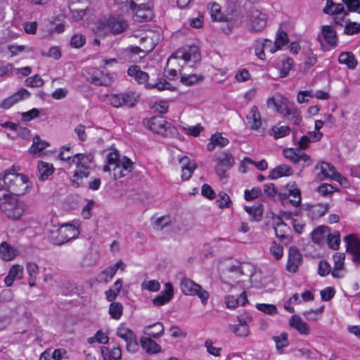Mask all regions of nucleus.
<instances>
[{
  "label": "nucleus",
  "mask_w": 360,
  "mask_h": 360,
  "mask_svg": "<svg viewBox=\"0 0 360 360\" xmlns=\"http://www.w3.org/2000/svg\"><path fill=\"white\" fill-rule=\"evenodd\" d=\"M146 88L148 89H157L160 91L166 90V89H174L172 84L167 82L165 79H160L158 80V82H155V84H146Z\"/></svg>",
  "instance_id": "nucleus-43"
},
{
  "label": "nucleus",
  "mask_w": 360,
  "mask_h": 360,
  "mask_svg": "<svg viewBox=\"0 0 360 360\" xmlns=\"http://www.w3.org/2000/svg\"><path fill=\"white\" fill-rule=\"evenodd\" d=\"M37 170L39 172V180L44 181L53 173L54 168L52 164L43 161H39L37 165Z\"/></svg>",
  "instance_id": "nucleus-26"
},
{
  "label": "nucleus",
  "mask_w": 360,
  "mask_h": 360,
  "mask_svg": "<svg viewBox=\"0 0 360 360\" xmlns=\"http://www.w3.org/2000/svg\"><path fill=\"white\" fill-rule=\"evenodd\" d=\"M328 204H318L311 207V212L313 217L319 218L325 215L328 210Z\"/></svg>",
  "instance_id": "nucleus-46"
},
{
  "label": "nucleus",
  "mask_w": 360,
  "mask_h": 360,
  "mask_svg": "<svg viewBox=\"0 0 360 360\" xmlns=\"http://www.w3.org/2000/svg\"><path fill=\"white\" fill-rule=\"evenodd\" d=\"M233 164L234 158L229 153H224L217 158L215 171L221 179L226 176V172L231 168Z\"/></svg>",
  "instance_id": "nucleus-13"
},
{
  "label": "nucleus",
  "mask_w": 360,
  "mask_h": 360,
  "mask_svg": "<svg viewBox=\"0 0 360 360\" xmlns=\"http://www.w3.org/2000/svg\"><path fill=\"white\" fill-rule=\"evenodd\" d=\"M290 131V128L288 126H274L271 129L269 134L273 136L275 139H278L289 135Z\"/></svg>",
  "instance_id": "nucleus-38"
},
{
  "label": "nucleus",
  "mask_w": 360,
  "mask_h": 360,
  "mask_svg": "<svg viewBox=\"0 0 360 360\" xmlns=\"http://www.w3.org/2000/svg\"><path fill=\"white\" fill-rule=\"evenodd\" d=\"M277 112L283 115L290 123L295 125H298L302 120L300 112L292 103L284 104L283 108L277 109Z\"/></svg>",
  "instance_id": "nucleus-12"
},
{
  "label": "nucleus",
  "mask_w": 360,
  "mask_h": 360,
  "mask_svg": "<svg viewBox=\"0 0 360 360\" xmlns=\"http://www.w3.org/2000/svg\"><path fill=\"white\" fill-rule=\"evenodd\" d=\"M104 356V360H120L122 356V350L120 347L113 346L112 347H105L102 349Z\"/></svg>",
  "instance_id": "nucleus-35"
},
{
  "label": "nucleus",
  "mask_w": 360,
  "mask_h": 360,
  "mask_svg": "<svg viewBox=\"0 0 360 360\" xmlns=\"http://www.w3.org/2000/svg\"><path fill=\"white\" fill-rule=\"evenodd\" d=\"M86 79L89 83L97 85L108 86L112 84L113 78L110 73H105L103 71L96 68H91L87 72Z\"/></svg>",
  "instance_id": "nucleus-11"
},
{
  "label": "nucleus",
  "mask_w": 360,
  "mask_h": 360,
  "mask_svg": "<svg viewBox=\"0 0 360 360\" xmlns=\"http://www.w3.org/2000/svg\"><path fill=\"white\" fill-rule=\"evenodd\" d=\"M347 251L352 255V260L355 263H360V240L354 235H347L345 237Z\"/></svg>",
  "instance_id": "nucleus-15"
},
{
  "label": "nucleus",
  "mask_w": 360,
  "mask_h": 360,
  "mask_svg": "<svg viewBox=\"0 0 360 360\" xmlns=\"http://www.w3.org/2000/svg\"><path fill=\"white\" fill-rule=\"evenodd\" d=\"M144 333L148 338H158L164 334V326L161 322L148 325L144 328Z\"/></svg>",
  "instance_id": "nucleus-28"
},
{
  "label": "nucleus",
  "mask_w": 360,
  "mask_h": 360,
  "mask_svg": "<svg viewBox=\"0 0 360 360\" xmlns=\"http://www.w3.org/2000/svg\"><path fill=\"white\" fill-rule=\"evenodd\" d=\"M192 296H197L200 300L201 303L205 305L208 302L210 293L206 290L203 289L201 285H198V288H196L195 292H194Z\"/></svg>",
  "instance_id": "nucleus-50"
},
{
  "label": "nucleus",
  "mask_w": 360,
  "mask_h": 360,
  "mask_svg": "<svg viewBox=\"0 0 360 360\" xmlns=\"http://www.w3.org/2000/svg\"><path fill=\"white\" fill-rule=\"evenodd\" d=\"M133 165V162L127 156H124L122 162L112 168L113 179H117L127 176L132 171Z\"/></svg>",
  "instance_id": "nucleus-17"
},
{
  "label": "nucleus",
  "mask_w": 360,
  "mask_h": 360,
  "mask_svg": "<svg viewBox=\"0 0 360 360\" xmlns=\"http://www.w3.org/2000/svg\"><path fill=\"white\" fill-rule=\"evenodd\" d=\"M17 255V250L12 248L6 242L0 244V257L2 260L8 262L13 260Z\"/></svg>",
  "instance_id": "nucleus-27"
},
{
  "label": "nucleus",
  "mask_w": 360,
  "mask_h": 360,
  "mask_svg": "<svg viewBox=\"0 0 360 360\" xmlns=\"http://www.w3.org/2000/svg\"><path fill=\"white\" fill-rule=\"evenodd\" d=\"M289 195L292 198L290 200V202L295 207H299L301 205V191L299 188H295L289 190Z\"/></svg>",
  "instance_id": "nucleus-51"
},
{
  "label": "nucleus",
  "mask_w": 360,
  "mask_h": 360,
  "mask_svg": "<svg viewBox=\"0 0 360 360\" xmlns=\"http://www.w3.org/2000/svg\"><path fill=\"white\" fill-rule=\"evenodd\" d=\"M289 325L301 335H307L310 333V328L308 324L298 315L292 316L291 319L289 320Z\"/></svg>",
  "instance_id": "nucleus-21"
},
{
  "label": "nucleus",
  "mask_w": 360,
  "mask_h": 360,
  "mask_svg": "<svg viewBox=\"0 0 360 360\" xmlns=\"http://www.w3.org/2000/svg\"><path fill=\"white\" fill-rule=\"evenodd\" d=\"M26 85L30 87H41L44 85V82L39 75L30 77L25 80Z\"/></svg>",
  "instance_id": "nucleus-54"
},
{
  "label": "nucleus",
  "mask_w": 360,
  "mask_h": 360,
  "mask_svg": "<svg viewBox=\"0 0 360 360\" xmlns=\"http://www.w3.org/2000/svg\"><path fill=\"white\" fill-rule=\"evenodd\" d=\"M300 151L296 152L294 148H285L283 150L284 157L290 160L293 164H297Z\"/></svg>",
  "instance_id": "nucleus-58"
},
{
  "label": "nucleus",
  "mask_w": 360,
  "mask_h": 360,
  "mask_svg": "<svg viewBox=\"0 0 360 360\" xmlns=\"http://www.w3.org/2000/svg\"><path fill=\"white\" fill-rule=\"evenodd\" d=\"M287 225L279 219V221H278L276 224V226L274 227V231L276 237L283 239L285 238V229H287Z\"/></svg>",
  "instance_id": "nucleus-63"
},
{
  "label": "nucleus",
  "mask_w": 360,
  "mask_h": 360,
  "mask_svg": "<svg viewBox=\"0 0 360 360\" xmlns=\"http://www.w3.org/2000/svg\"><path fill=\"white\" fill-rule=\"evenodd\" d=\"M122 283L123 281L122 279H117L114 283L115 288H110L109 290L105 292L106 300L108 302H112L116 299L117 296L120 292V290L122 289Z\"/></svg>",
  "instance_id": "nucleus-37"
},
{
  "label": "nucleus",
  "mask_w": 360,
  "mask_h": 360,
  "mask_svg": "<svg viewBox=\"0 0 360 360\" xmlns=\"http://www.w3.org/2000/svg\"><path fill=\"white\" fill-rule=\"evenodd\" d=\"M331 271V267L329 263L323 259L319 263L318 274L321 276H325Z\"/></svg>",
  "instance_id": "nucleus-62"
},
{
  "label": "nucleus",
  "mask_w": 360,
  "mask_h": 360,
  "mask_svg": "<svg viewBox=\"0 0 360 360\" xmlns=\"http://www.w3.org/2000/svg\"><path fill=\"white\" fill-rule=\"evenodd\" d=\"M33 143L29 149V152L32 154H40L45 148L49 146V143L40 139L39 136L36 135L33 137Z\"/></svg>",
  "instance_id": "nucleus-32"
},
{
  "label": "nucleus",
  "mask_w": 360,
  "mask_h": 360,
  "mask_svg": "<svg viewBox=\"0 0 360 360\" xmlns=\"http://www.w3.org/2000/svg\"><path fill=\"white\" fill-rule=\"evenodd\" d=\"M321 172L317 174V179L323 181L326 179L333 180H339L341 179V174L336 171L335 167L328 162H322L320 165Z\"/></svg>",
  "instance_id": "nucleus-16"
},
{
  "label": "nucleus",
  "mask_w": 360,
  "mask_h": 360,
  "mask_svg": "<svg viewBox=\"0 0 360 360\" xmlns=\"http://www.w3.org/2000/svg\"><path fill=\"white\" fill-rule=\"evenodd\" d=\"M94 160L91 154L77 153L72 157V162L76 165L72 185L76 188L84 186L83 179L89 177L90 174V164Z\"/></svg>",
  "instance_id": "nucleus-2"
},
{
  "label": "nucleus",
  "mask_w": 360,
  "mask_h": 360,
  "mask_svg": "<svg viewBox=\"0 0 360 360\" xmlns=\"http://www.w3.org/2000/svg\"><path fill=\"white\" fill-rule=\"evenodd\" d=\"M321 33L325 41L332 47L337 46L338 37L335 30L329 25H323Z\"/></svg>",
  "instance_id": "nucleus-25"
},
{
  "label": "nucleus",
  "mask_w": 360,
  "mask_h": 360,
  "mask_svg": "<svg viewBox=\"0 0 360 360\" xmlns=\"http://www.w3.org/2000/svg\"><path fill=\"white\" fill-rule=\"evenodd\" d=\"M264 41L262 39H256L254 42L253 46L255 49V53L256 56L260 59V60H264L265 59V53H264V49H265V45L263 44Z\"/></svg>",
  "instance_id": "nucleus-49"
},
{
  "label": "nucleus",
  "mask_w": 360,
  "mask_h": 360,
  "mask_svg": "<svg viewBox=\"0 0 360 360\" xmlns=\"http://www.w3.org/2000/svg\"><path fill=\"white\" fill-rule=\"evenodd\" d=\"M174 221V219L169 215L158 217L154 222V229L162 230L164 228L173 224Z\"/></svg>",
  "instance_id": "nucleus-39"
},
{
  "label": "nucleus",
  "mask_w": 360,
  "mask_h": 360,
  "mask_svg": "<svg viewBox=\"0 0 360 360\" xmlns=\"http://www.w3.org/2000/svg\"><path fill=\"white\" fill-rule=\"evenodd\" d=\"M117 335L124 340L125 342H127L131 340L134 338L136 337V335L134 332L125 327L123 325H120L117 330Z\"/></svg>",
  "instance_id": "nucleus-42"
},
{
  "label": "nucleus",
  "mask_w": 360,
  "mask_h": 360,
  "mask_svg": "<svg viewBox=\"0 0 360 360\" xmlns=\"http://www.w3.org/2000/svg\"><path fill=\"white\" fill-rule=\"evenodd\" d=\"M338 62L347 65L349 69L354 70L357 65V60L352 52H342L339 55Z\"/></svg>",
  "instance_id": "nucleus-31"
},
{
  "label": "nucleus",
  "mask_w": 360,
  "mask_h": 360,
  "mask_svg": "<svg viewBox=\"0 0 360 360\" xmlns=\"http://www.w3.org/2000/svg\"><path fill=\"white\" fill-rule=\"evenodd\" d=\"M181 59L184 63L189 61L196 63L201 60L200 49L196 46H190L182 49H179L169 58L168 63H172L174 60Z\"/></svg>",
  "instance_id": "nucleus-8"
},
{
  "label": "nucleus",
  "mask_w": 360,
  "mask_h": 360,
  "mask_svg": "<svg viewBox=\"0 0 360 360\" xmlns=\"http://www.w3.org/2000/svg\"><path fill=\"white\" fill-rule=\"evenodd\" d=\"M179 163L181 165L183 180H188L196 168V165L194 162H191L188 157H184L179 160Z\"/></svg>",
  "instance_id": "nucleus-24"
},
{
  "label": "nucleus",
  "mask_w": 360,
  "mask_h": 360,
  "mask_svg": "<svg viewBox=\"0 0 360 360\" xmlns=\"http://www.w3.org/2000/svg\"><path fill=\"white\" fill-rule=\"evenodd\" d=\"M360 32V24L351 22L349 20L346 21L345 25L344 33L347 35H353Z\"/></svg>",
  "instance_id": "nucleus-47"
},
{
  "label": "nucleus",
  "mask_w": 360,
  "mask_h": 360,
  "mask_svg": "<svg viewBox=\"0 0 360 360\" xmlns=\"http://www.w3.org/2000/svg\"><path fill=\"white\" fill-rule=\"evenodd\" d=\"M210 13L211 18L214 21H219V22H226V18L221 13V7L218 4L214 3L211 5V6L210 8Z\"/></svg>",
  "instance_id": "nucleus-40"
},
{
  "label": "nucleus",
  "mask_w": 360,
  "mask_h": 360,
  "mask_svg": "<svg viewBox=\"0 0 360 360\" xmlns=\"http://www.w3.org/2000/svg\"><path fill=\"white\" fill-rule=\"evenodd\" d=\"M292 173L293 171L290 166L283 164L273 169L268 177L271 179H276L282 176H291Z\"/></svg>",
  "instance_id": "nucleus-29"
},
{
  "label": "nucleus",
  "mask_w": 360,
  "mask_h": 360,
  "mask_svg": "<svg viewBox=\"0 0 360 360\" xmlns=\"http://www.w3.org/2000/svg\"><path fill=\"white\" fill-rule=\"evenodd\" d=\"M293 64V60L289 57L283 60L282 67L280 70V77H285L288 75Z\"/></svg>",
  "instance_id": "nucleus-59"
},
{
  "label": "nucleus",
  "mask_w": 360,
  "mask_h": 360,
  "mask_svg": "<svg viewBox=\"0 0 360 360\" xmlns=\"http://www.w3.org/2000/svg\"><path fill=\"white\" fill-rule=\"evenodd\" d=\"M345 7L342 4H335L333 0H327L326 5L323 11L326 14L335 15L341 11H344Z\"/></svg>",
  "instance_id": "nucleus-36"
},
{
  "label": "nucleus",
  "mask_w": 360,
  "mask_h": 360,
  "mask_svg": "<svg viewBox=\"0 0 360 360\" xmlns=\"http://www.w3.org/2000/svg\"><path fill=\"white\" fill-rule=\"evenodd\" d=\"M205 347L207 349V352L213 355L214 356H219L220 352H221V347H216L213 346L212 341L211 340H207L205 342Z\"/></svg>",
  "instance_id": "nucleus-64"
},
{
  "label": "nucleus",
  "mask_w": 360,
  "mask_h": 360,
  "mask_svg": "<svg viewBox=\"0 0 360 360\" xmlns=\"http://www.w3.org/2000/svg\"><path fill=\"white\" fill-rule=\"evenodd\" d=\"M210 141H214L216 146L219 147H224L229 143V139L222 136L221 133L213 134L210 138Z\"/></svg>",
  "instance_id": "nucleus-61"
},
{
  "label": "nucleus",
  "mask_w": 360,
  "mask_h": 360,
  "mask_svg": "<svg viewBox=\"0 0 360 360\" xmlns=\"http://www.w3.org/2000/svg\"><path fill=\"white\" fill-rule=\"evenodd\" d=\"M127 74L131 77H133L139 84H144L146 87V84H149L148 80L149 75L146 72L142 71L139 65H131L127 70Z\"/></svg>",
  "instance_id": "nucleus-20"
},
{
  "label": "nucleus",
  "mask_w": 360,
  "mask_h": 360,
  "mask_svg": "<svg viewBox=\"0 0 360 360\" xmlns=\"http://www.w3.org/2000/svg\"><path fill=\"white\" fill-rule=\"evenodd\" d=\"M0 201H2V211L8 219L16 221L21 218L24 211L16 197L11 194H1L0 191Z\"/></svg>",
  "instance_id": "nucleus-4"
},
{
  "label": "nucleus",
  "mask_w": 360,
  "mask_h": 360,
  "mask_svg": "<svg viewBox=\"0 0 360 360\" xmlns=\"http://www.w3.org/2000/svg\"><path fill=\"white\" fill-rule=\"evenodd\" d=\"M204 79V77L202 75H197L195 74L192 75H184L181 77V82L186 86H191L197 82H201Z\"/></svg>",
  "instance_id": "nucleus-45"
},
{
  "label": "nucleus",
  "mask_w": 360,
  "mask_h": 360,
  "mask_svg": "<svg viewBox=\"0 0 360 360\" xmlns=\"http://www.w3.org/2000/svg\"><path fill=\"white\" fill-rule=\"evenodd\" d=\"M330 233V229L326 226H320L316 227L311 233L312 240L320 244L321 242L326 238L328 237V234Z\"/></svg>",
  "instance_id": "nucleus-34"
},
{
  "label": "nucleus",
  "mask_w": 360,
  "mask_h": 360,
  "mask_svg": "<svg viewBox=\"0 0 360 360\" xmlns=\"http://www.w3.org/2000/svg\"><path fill=\"white\" fill-rule=\"evenodd\" d=\"M199 284L196 283L188 278H184L181 280L180 288L184 294L192 296L195 292L196 288Z\"/></svg>",
  "instance_id": "nucleus-33"
},
{
  "label": "nucleus",
  "mask_w": 360,
  "mask_h": 360,
  "mask_svg": "<svg viewBox=\"0 0 360 360\" xmlns=\"http://www.w3.org/2000/svg\"><path fill=\"white\" fill-rule=\"evenodd\" d=\"M30 95V93L27 89H20L12 96L3 100L0 104V107L4 109H9L18 102L23 100L24 98H28Z\"/></svg>",
  "instance_id": "nucleus-18"
},
{
  "label": "nucleus",
  "mask_w": 360,
  "mask_h": 360,
  "mask_svg": "<svg viewBox=\"0 0 360 360\" xmlns=\"http://www.w3.org/2000/svg\"><path fill=\"white\" fill-rule=\"evenodd\" d=\"M115 3L122 5V9L134 12V20L136 22H147L152 19L153 14L150 8L145 4H137L139 0H115Z\"/></svg>",
  "instance_id": "nucleus-3"
},
{
  "label": "nucleus",
  "mask_w": 360,
  "mask_h": 360,
  "mask_svg": "<svg viewBox=\"0 0 360 360\" xmlns=\"http://www.w3.org/2000/svg\"><path fill=\"white\" fill-rule=\"evenodd\" d=\"M152 338L143 337L141 339V345L148 354H157L160 352L161 347L151 339Z\"/></svg>",
  "instance_id": "nucleus-30"
},
{
  "label": "nucleus",
  "mask_w": 360,
  "mask_h": 360,
  "mask_svg": "<svg viewBox=\"0 0 360 360\" xmlns=\"http://www.w3.org/2000/svg\"><path fill=\"white\" fill-rule=\"evenodd\" d=\"M79 234V229L72 224L62 225L56 231L51 232V239L54 244L62 245L76 238Z\"/></svg>",
  "instance_id": "nucleus-5"
},
{
  "label": "nucleus",
  "mask_w": 360,
  "mask_h": 360,
  "mask_svg": "<svg viewBox=\"0 0 360 360\" xmlns=\"http://www.w3.org/2000/svg\"><path fill=\"white\" fill-rule=\"evenodd\" d=\"M245 211L252 217L255 221H259L262 217V212L259 207L246 206L245 207Z\"/></svg>",
  "instance_id": "nucleus-56"
},
{
  "label": "nucleus",
  "mask_w": 360,
  "mask_h": 360,
  "mask_svg": "<svg viewBox=\"0 0 360 360\" xmlns=\"http://www.w3.org/2000/svg\"><path fill=\"white\" fill-rule=\"evenodd\" d=\"M288 37L284 30H278L276 33V40L274 41L277 50L288 43Z\"/></svg>",
  "instance_id": "nucleus-44"
},
{
  "label": "nucleus",
  "mask_w": 360,
  "mask_h": 360,
  "mask_svg": "<svg viewBox=\"0 0 360 360\" xmlns=\"http://www.w3.org/2000/svg\"><path fill=\"white\" fill-rule=\"evenodd\" d=\"M230 329L238 336L245 337L249 334L248 326L230 325Z\"/></svg>",
  "instance_id": "nucleus-55"
},
{
  "label": "nucleus",
  "mask_w": 360,
  "mask_h": 360,
  "mask_svg": "<svg viewBox=\"0 0 360 360\" xmlns=\"http://www.w3.org/2000/svg\"><path fill=\"white\" fill-rule=\"evenodd\" d=\"M328 245L330 248L333 250H338L340 246V233L339 232H335L333 233L328 234Z\"/></svg>",
  "instance_id": "nucleus-48"
},
{
  "label": "nucleus",
  "mask_w": 360,
  "mask_h": 360,
  "mask_svg": "<svg viewBox=\"0 0 360 360\" xmlns=\"http://www.w3.org/2000/svg\"><path fill=\"white\" fill-rule=\"evenodd\" d=\"M18 167L13 165L0 174V191L1 194H11L13 196H20L27 194L31 188V183L28 176L18 173Z\"/></svg>",
  "instance_id": "nucleus-1"
},
{
  "label": "nucleus",
  "mask_w": 360,
  "mask_h": 360,
  "mask_svg": "<svg viewBox=\"0 0 360 360\" xmlns=\"http://www.w3.org/2000/svg\"><path fill=\"white\" fill-rule=\"evenodd\" d=\"M267 15L258 9L253 8L250 13L249 25L250 32H261L266 26Z\"/></svg>",
  "instance_id": "nucleus-10"
},
{
  "label": "nucleus",
  "mask_w": 360,
  "mask_h": 360,
  "mask_svg": "<svg viewBox=\"0 0 360 360\" xmlns=\"http://www.w3.org/2000/svg\"><path fill=\"white\" fill-rule=\"evenodd\" d=\"M107 162L112 165V168L121 163L122 160L120 159L118 151L114 150L109 153L107 155Z\"/></svg>",
  "instance_id": "nucleus-60"
},
{
  "label": "nucleus",
  "mask_w": 360,
  "mask_h": 360,
  "mask_svg": "<svg viewBox=\"0 0 360 360\" xmlns=\"http://www.w3.org/2000/svg\"><path fill=\"white\" fill-rule=\"evenodd\" d=\"M138 98L139 96L135 92L129 91L124 94H112L110 96L108 101L115 108L133 107L137 103Z\"/></svg>",
  "instance_id": "nucleus-9"
},
{
  "label": "nucleus",
  "mask_w": 360,
  "mask_h": 360,
  "mask_svg": "<svg viewBox=\"0 0 360 360\" xmlns=\"http://www.w3.org/2000/svg\"><path fill=\"white\" fill-rule=\"evenodd\" d=\"M108 337L101 330H98L94 337L88 339V342L91 344L97 342L100 344H106L108 342Z\"/></svg>",
  "instance_id": "nucleus-57"
},
{
  "label": "nucleus",
  "mask_w": 360,
  "mask_h": 360,
  "mask_svg": "<svg viewBox=\"0 0 360 360\" xmlns=\"http://www.w3.org/2000/svg\"><path fill=\"white\" fill-rule=\"evenodd\" d=\"M123 312V306L120 302H112L109 306V314L110 316L115 319L119 320Z\"/></svg>",
  "instance_id": "nucleus-41"
},
{
  "label": "nucleus",
  "mask_w": 360,
  "mask_h": 360,
  "mask_svg": "<svg viewBox=\"0 0 360 360\" xmlns=\"http://www.w3.org/2000/svg\"><path fill=\"white\" fill-rule=\"evenodd\" d=\"M86 42V37L82 34H74L70 39V45L73 48L79 49L82 47Z\"/></svg>",
  "instance_id": "nucleus-52"
},
{
  "label": "nucleus",
  "mask_w": 360,
  "mask_h": 360,
  "mask_svg": "<svg viewBox=\"0 0 360 360\" xmlns=\"http://www.w3.org/2000/svg\"><path fill=\"white\" fill-rule=\"evenodd\" d=\"M23 276V267L19 264L13 265L8 275L4 278L5 285L10 287L15 279H21Z\"/></svg>",
  "instance_id": "nucleus-22"
},
{
  "label": "nucleus",
  "mask_w": 360,
  "mask_h": 360,
  "mask_svg": "<svg viewBox=\"0 0 360 360\" xmlns=\"http://www.w3.org/2000/svg\"><path fill=\"white\" fill-rule=\"evenodd\" d=\"M248 122L251 124L250 129L252 130H258L262 126L261 115L256 105H253L247 115Z\"/></svg>",
  "instance_id": "nucleus-23"
},
{
  "label": "nucleus",
  "mask_w": 360,
  "mask_h": 360,
  "mask_svg": "<svg viewBox=\"0 0 360 360\" xmlns=\"http://www.w3.org/2000/svg\"><path fill=\"white\" fill-rule=\"evenodd\" d=\"M174 295V290L170 283L165 284V289L158 295L153 300V303L155 306H161L169 302Z\"/></svg>",
  "instance_id": "nucleus-19"
},
{
  "label": "nucleus",
  "mask_w": 360,
  "mask_h": 360,
  "mask_svg": "<svg viewBox=\"0 0 360 360\" xmlns=\"http://www.w3.org/2000/svg\"><path fill=\"white\" fill-rule=\"evenodd\" d=\"M148 128L163 136H169L176 131V128L165 120L163 116H154L147 120Z\"/></svg>",
  "instance_id": "nucleus-6"
},
{
  "label": "nucleus",
  "mask_w": 360,
  "mask_h": 360,
  "mask_svg": "<svg viewBox=\"0 0 360 360\" xmlns=\"http://www.w3.org/2000/svg\"><path fill=\"white\" fill-rule=\"evenodd\" d=\"M302 262V256L299 250L291 246L288 250V259L286 269L291 273H295Z\"/></svg>",
  "instance_id": "nucleus-14"
},
{
  "label": "nucleus",
  "mask_w": 360,
  "mask_h": 360,
  "mask_svg": "<svg viewBox=\"0 0 360 360\" xmlns=\"http://www.w3.org/2000/svg\"><path fill=\"white\" fill-rule=\"evenodd\" d=\"M127 27L128 23L126 20L115 17L101 20L98 25V31L104 34L110 32L113 34H119L125 31Z\"/></svg>",
  "instance_id": "nucleus-7"
},
{
  "label": "nucleus",
  "mask_w": 360,
  "mask_h": 360,
  "mask_svg": "<svg viewBox=\"0 0 360 360\" xmlns=\"http://www.w3.org/2000/svg\"><path fill=\"white\" fill-rule=\"evenodd\" d=\"M256 308L269 315H274L277 314V308L274 304H257Z\"/></svg>",
  "instance_id": "nucleus-53"
}]
</instances>
